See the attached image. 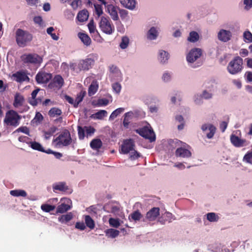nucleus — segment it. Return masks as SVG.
<instances>
[{"label":"nucleus","instance_id":"obj_14","mask_svg":"<svg viewBox=\"0 0 252 252\" xmlns=\"http://www.w3.org/2000/svg\"><path fill=\"white\" fill-rule=\"evenodd\" d=\"M134 146V143L132 139L125 140L121 146L122 153L125 154L128 153L130 151H132Z\"/></svg>","mask_w":252,"mask_h":252},{"label":"nucleus","instance_id":"obj_48","mask_svg":"<svg viewBox=\"0 0 252 252\" xmlns=\"http://www.w3.org/2000/svg\"><path fill=\"white\" fill-rule=\"evenodd\" d=\"M78 137L80 140H83L85 138L86 132L85 126L83 127L81 126H77Z\"/></svg>","mask_w":252,"mask_h":252},{"label":"nucleus","instance_id":"obj_61","mask_svg":"<svg viewBox=\"0 0 252 252\" xmlns=\"http://www.w3.org/2000/svg\"><path fill=\"white\" fill-rule=\"evenodd\" d=\"M139 157H140V154L135 150H134L133 152L130 154V158L131 160H134L138 158Z\"/></svg>","mask_w":252,"mask_h":252},{"label":"nucleus","instance_id":"obj_64","mask_svg":"<svg viewBox=\"0 0 252 252\" xmlns=\"http://www.w3.org/2000/svg\"><path fill=\"white\" fill-rule=\"evenodd\" d=\"M43 119V117L42 115V114L41 113H40L39 112H37L35 114V116L34 118V120L36 122H40L41 121H42Z\"/></svg>","mask_w":252,"mask_h":252},{"label":"nucleus","instance_id":"obj_13","mask_svg":"<svg viewBox=\"0 0 252 252\" xmlns=\"http://www.w3.org/2000/svg\"><path fill=\"white\" fill-rule=\"evenodd\" d=\"M23 60L25 63H40L42 61V59L37 54H30L25 55Z\"/></svg>","mask_w":252,"mask_h":252},{"label":"nucleus","instance_id":"obj_41","mask_svg":"<svg viewBox=\"0 0 252 252\" xmlns=\"http://www.w3.org/2000/svg\"><path fill=\"white\" fill-rule=\"evenodd\" d=\"M243 161L247 163L252 164V151H248L244 155Z\"/></svg>","mask_w":252,"mask_h":252},{"label":"nucleus","instance_id":"obj_46","mask_svg":"<svg viewBox=\"0 0 252 252\" xmlns=\"http://www.w3.org/2000/svg\"><path fill=\"white\" fill-rule=\"evenodd\" d=\"M107 111L105 110H100L94 114V118L95 119H102L107 114Z\"/></svg>","mask_w":252,"mask_h":252},{"label":"nucleus","instance_id":"obj_28","mask_svg":"<svg viewBox=\"0 0 252 252\" xmlns=\"http://www.w3.org/2000/svg\"><path fill=\"white\" fill-rule=\"evenodd\" d=\"M102 146V142L99 139H94L90 142V147L92 149L98 150Z\"/></svg>","mask_w":252,"mask_h":252},{"label":"nucleus","instance_id":"obj_45","mask_svg":"<svg viewBox=\"0 0 252 252\" xmlns=\"http://www.w3.org/2000/svg\"><path fill=\"white\" fill-rule=\"evenodd\" d=\"M124 108H119L114 110L110 115L109 117L110 120H113L116 118L119 114L123 113L124 111Z\"/></svg>","mask_w":252,"mask_h":252},{"label":"nucleus","instance_id":"obj_54","mask_svg":"<svg viewBox=\"0 0 252 252\" xmlns=\"http://www.w3.org/2000/svg\"><path fill=\"white\" fill-rule=\"evenodd\" d=\"M21 132L24 133H25L28 135H30V131L29 129L26 126H21L17 128L15 131V132Z\"/></svg>","mask_w":252,"mask_h":252},{"label":"nucleus","instance_id":"obj_21","mask_svg":"<svg viewBox=\"0 0 252 252\" xmlns=\"http://www.w3.org/2000/svg\"><path fill=\"white\" fill-rule=\"evenodd\" d=\"M120 2L124 7L130 10H133L136 4L135 0H120Z\"/></svg>","mask_w":252,"mask_h":252},{"label":"nucleus","instance_id":"obj_24","mask_svg":"<svg viewBox=\"0 0 252 252\" xmlns=\"http://www.w3.org/2000/svg\"><path fill=\"white\" fill-rule=\"evenodd\" d=\"M89 17L88 11L86 9H83L79 11L77 15V19L79 21L83 22L88 20Z\"/></svg>","mask_w":252,"mask_h":252},{"label":"nucleus","instance_id":"obj_27","mask_svg":"<svg viewBox=\"0 0 252 252\" xmlns=\"http://www.w3.org/2000/svg\"><path fill=\"white\" fill-rule=\"evenodd\" d=\"M24 98L23 96L16 94L14 97V100L13 102V106L15 108L20 107V105H22V104L24 102Z\"/></svg>","mask_w":252,"mask_h":252},{"label":"nucleus","instance_id":"obj_43","mask_svg":"<svg viewBox=\"0 0 252 252\" xmlns=\"http://www.w3.org/2000/svg\"><path fill=\"white\" fill-rule=\"evenodd\" d=\"M88 27L89 32L91 33H94L95 32L96 33L100 36L99 32L96 30V27L94 25V22L93 19L90 21L88 25Z\"/></svg>","mask_w":252,"mask_h":252},{"label":"nucleus","instance_id":"obj_26","mask_svg":"<svg viewBox=\"0 0 252 252\" xmlns=\"http://www.w3.org/2000/svg\"><path fill=\"white\" fill-rule=\"evenodd\" d=\"M143 217L142 215L139 211H135L130 214L128 216V219L130 221L133 220L135 221H139Z\"/></svg>","mask_w":252,"mask_h":252},{"label":"nucleus","instance_id":"obj_7","mask_svg":"<svg viewBox=\"0 0 252 252\" xmlns=\"http://www.w3.org/2000/svg\"><path fill=\"white\" fill-rule=\"evenodd\" d=\"M135 132L145 139L149 140L151 142L156 140L155 134L151 127L145 126L136 129Z\"/></svg>","mask_w":252,"mask_h":252},{"label":"nucleus","instance_id":"obj_23","mask_svg":"<svg viewBox=\"0 0 252 252\" xmlns=\"http://www.w3.org/2000/svg\"><path fill=\"white\" fill-rule=\"evenodd\" d=\"M98 88V83L96 80H94L91 85H90L88 89V94L89 96H92L95 94L97 92Z\"/></svg>","mask_w":252,"mask_h":252},{"label":"nucleus","instance_id":"obj_35","mask_svg":"<svg viewBox=\"0 0 252 252\" xmlns=\"http://www.w3.org/2000/svg\"><path fill=\"white\" fill-rule=\"evenodd\" d=\"M62 114V110L57 107L52 108L48 112V115L50 117H55L61 115Z\"/></svg>","mask_w":252,"mask_h":252},{"label":"nucleus","instance_id":"obj_5","mask_svg":"<svg viewBox=\"0 0 252 252\" xmlns=\"http://www.w3.org/2000/svg\"><path fill=\"white\" fill-rule=\"evenodd\" d=\"M59 147L67 146L71 144L72 139L69 131L67 129L63 130L59 136L54 140Z\"/></svg>","mask_w":252,"mask_h":252},{"label":"nucleus","instance_id":"obj_2","mask_svg":"<svg viewBox=\"0 0 252 252\" xmlns=\"http://www.w3.org/2000/svg\"><path fill=\"white\" fill-rule=\"evenodd\" d=\"M21 119L22 116L19 115L16 111L9 110L5 113L3 123L6 127L15 128L20 125Z\"/></svg>","mask_w":252,"mask_h":252},{"label":"nucleus","instance_id":"obj_10","mask_svg":"<svg viewBox=\"0 0 252 252\" xmlns=\"http://www.w3.org/2000/svg\"><path fill=\"white\" fill-rule=\"evenodd\" d=\"M64 84V80L60 75H56L49 84L48 87L50 89H61Z\"/></svg>","mask_w":252,"mask_h":252},{"label":"nucleus","instance_id":"obj_57","mask_svg":"<svg viewBox=\"0 0 252 252\" xmlns=\"http://www.w3.org/2000/svg\"><path fill=\"white\" fill-rule=\"evenodd\" d=\"M119 14L122 19H124L127 17L128 11L125 9H120L119 8Z\"/></svg>","mask_w":252,"mask_h":252},{"label":"nucleus","instance_id":"obj_49","mask_svg":"<svg viewBox=\"0 0 252 252\" xmlns=\"http://www.w3.org/2000/svg\"><path fill=\"white\" fill-rule=\"evenodd\" d=\"M129 44V38L126 36H124L122 38L121 42L120 43V46L123 49H125L127 48Z\"/></svg>","mask_w":252,"mask_h":252},{"label":"nucleus","instance_id":"obj_19","mask_svg":"<svg viewBox=\"0 0 252 252\" xmlns=\"http://www.w3.org/2000/svg\"><path fill=\"white\" fill-rule=\"evenodd\" d=\"M53 190L55 191L58 190L62 192L71 193L72 190L66 186L65 182H59L57 184H54L53 186Z\"/></svg>","mask_w":252,"mask_h":252},{"label":"nucleus","instance_id":"obj_63","mask_svg":"<svg viewBox=\"0 0 252 252\" xmlns=\"http://www.w3.org/2000/svg\"><path fill=\"white\" fill-rule=\"evenodd\" d=\"M33 21L35 24L41 26L42 24L43 20L41 16H35L33 18Z\"/></svg>","mask_w":252,"mask_h":252},{"label":"nucleus","instance_id":"obj_31","mask_svg":"<svg viewBox=\"0 0 252 252\" xmlns=\"http://www.w3.org/2000/svg\"><path fill=\"white\" fill-rule=\"evenodd\" d=\"M158 35V32L156 29L153 27L148 32L147 37L150 40H154L156 39Z\"/></svg>","mask_w":252,"mask_h":252},{"label":"nucleus","instance_id":"obj_1","mask_svg":"<svg viewBox=\"0 0 252 252\" xmlns=\"http://www.w3.org/2000/svg\"><path fill=\"white\" fill-rule=\"evenodd\" d=\"M15 38L19 47H25L32 42L33 35L27 30L19 28L15 31Z\"/></svg>","mask_w":252,"mask_h":252},{"label":"nucleus","instance_id":"obj_60","mask_svg":"<svg viewBox=\"0 0 252 252\" xmlns=\"http://www.w3.org/2000/svg\"><path fill=\"white\" fill-rule=\"evenodd\" d=\"M109 103V100L106 98L99 99L97 101V104L99 106H106Z\"/></svg>","mask_w":252,"mask_h":252},{"label":"nucleus","instance_id":"obj_39","mask_svg":"<svg viewBox=\"0 0 252 252\" xmlns=\"http://www.w3.org/2000/svg\"><path fill=\"white\" fill-rule=\"evenodd\" d=\"M199 34L196 32L192 31L189 33L188 40L191 42H195L199 39Z\"/></svg>","mask_w":252,"mask_h":252},{"label":"nucleus","instance_id":"obj_33","mask_svg":"<svg viewBox=\"0 0 252 252\" xmlns=\"http://www.w3.org/2000/svg\"><path fill=\"white\" fill-rule=\"evenodd\" d=\"M39 91V89H36L32 93V99L29 100V103L32 106H36L38 104V100H36V97Z\"/></svg>","mask_w":252,"mask_h":252},{"label":"nucleus","instance_id":"obj_56","mask_svg":"<svg viewBox=\"0 0 252 252\" xmlns=\"http://www.w3.org/2000/svg\"><path fill=\"white\" fill-rule=\"evenodd\" d=\"M18 108L19 112L22 113L28 111L30 108L28 105L23 103L22 105L20 106V107Z\"/></svg>","mask_w":252,"mask_h":252},{"label":"nucleus","instance_id":"obj_34","mask_svg":"<svg viewBox=\"0 0 252 252\" xmlns=\"http://www.w3.org/2000/svg\"><path fill=\"white\" fill-rule=\"evenodd\" d=\"M85 221L86 226L90 229H94L95 227L94 221L89 215H86L85 216Z\"/></svg>","mask_w":252,"mask_h":252},{"label":"nucleus","instance_id":"obj_36","mask_svg":"<svg viewBox=\"0 0 252 252\" xmlns=\"http://www.w3.org/2000/svg\"><path fill=\"white\" fill-rule=\"evenodd\" d=\"M73 218V215L72 213L69 212L66 215H62L59 218V221L62 223L67 222L72 220Z\"/></svg>","mask_w":252,"mask_h":252},{"label":"nucleus","instance_id":"obj_12","mask_svg":"<svg viewBox=\"0 0 252 252\" xmlns=\"http://www.w3.org/2000/svg\"><path fill=\"white\" fill-rule=\"evenodd\" d=\"M104 6L106 9V11L109 14L111 18L114 21L118 20L119 16L118 14V10H119V8L113 4H108L107 3V4Z\"/></svg>","mask_w":252,"mask_h":252},{"label":"nucleus","instance_id":"obj_62","mask_svg":"<svg viewBox=\"0 0 252 252\" xmlns=\"http://www.w3.org/2000/svg\"><path fill=\"white\" fill-rule=\"evenodd\" d=\"M245 9L249 10L252 7V0H244Z\"/></svg>","mask_w":252,"mask_h":252},{"label":"nucleus","instance_id":"obj_8","mask_svg":"<svg viewBox=\"0 0 252 252\" xmlns=\"http://www.w3.org/2000/svg\"><path fill=\"white\" fill-rule=\"evenodd\" d=\"M61 201H62L61 204L59 205L57 208V213H64L69 210L72 207L71 205L72 203L71 200L70 199L67 198H62Z\"/></svg>","mask_w":252,"mask_h":252},{"label":"nucleus","instance_id":"obj_22","mask_svg":"<svg viewBox=\"0 0 252 252\" xmlns=\"http://www.w3.org/2000/svg\"><path fill=\"white\" fill-rule=\"evenodd\" d=\"M78 36L86 46H88L91 45L92 42L91 39L87 34L79 32L78 33Z\"/></svg>","mask_w":252,"mask_h":252},{"label":"nucleus","instance_id":"obj_16","mask_svg":"<svg viewBox=\"0 0 252 252\" xmlns=\"http://www.w3.org/2000/svg\"><path fill=\"white\" fill-rule=\"evenodd\" d=\"M201 129L203 132L207 130H209V132L206 133V136L208 139H212L216 132V127L211 124H205L201 126Z\"/></svg>","mask_w":252,"mask_h":252},{"label":"nucleus","instance_id":"obj_53","mask_svg":"<svg viewBox=\"0 0 252 252\" xmlns=\"http://www.w3.org/2000/svg\"><path fill=\"white\" fill-rule=\"evenodd\" d=\"M95 13L98 17L100 16L103 14L102 7L101 5L98 4H94Z\"/></svg>","mask_w":252,"mask_h":252},{"label":"nucleus","instance_id":"obj_29","mask_svg":"<svg viewBox=\"0 0 252 252\" xmlns=\"http://www.w3.org/2000/svg\"><path fill=\"white\" fill-rule=\"evenodd\" d=\"M10 194L15 197L22 196L25 197L27 196L26 191L22 189L11 190L10 191Z\"/></svg>","mask_w":252,"mask_h":252},{"label":"nucleus","instance_id":"obj_6","mask_svg":"<svg viewBox=\"0 0 252 252\" xmlns=\"http://www.w3.org/2000/svg\"><path fill=\"white\" fill-rule=\"evenodd\" d=\"M94 61L91 58L81 60L77 64H72L70 67L76 71H87L92 68Z\"/></svg>","mask_w":252,"mask_h":252},{"label":"nucleus","instance_id":"obj_50","mask_svg":"<svg viewBox=\"0 0 252 252\" xmlns=\"http://www.w3.org/2000/svg\"><path fill=\"white\" fill-rule=\"evenodd\" d=\"M45 153L48 154H53L57 159H60L63 157V154L62 153L53 151L50 149L46 150Z\"/></svg>","mask_w":252,"mask_h":252},{"label":"nucleus","instance_id":"obj_18","mask_svg":"<svg viewBox=\"0 0 252 252\" xmlns=\"http://www.w3.org/2000/svg\"><path fill=\"white\" fill-rule=\"evenodd\" d=\"M175 155L177 157L189 158L191 157L192 154L189 150L184 148L179 147L176 149Z\"/></svg>","mask_w":252,"mask_h":252},{"label":"nucleus","instance_id":"obj_30","mask_svg":"<svg viewBox=\"0 0 252 252\" xmlns=\"http://www.w3.org/2000/svg\"><path fill=\"white\" fill-rule=\"evenodd\" d=\"M30 147L33 150L38 151L41 152L45 153L46 150H45L42 146L38 142L34 141L29 143Z\"/></svg>","mask_w":252,"mask_h":252},{"label":"nucleus","instance_id":"obj_40","mask_svg":"<svg viewBox=\"0 0 252 252\" xmlns=\"http://www.w3.org/2000/svg\"><path fill=\"white\" fill-rule=\"evenodd\" d=\"M106 236L112 238H116L119 234V231L114 229H109L106 231Z\"/></svg>","mask_w":252,"mask_h":252},{"label":"nucleus","instance_id":"obj_44","mask_svg":"<svg viewBox=\"0 0 252 252\" xmlns=\"http://www.w3.org/2000/svg\"><path fill=\"white\" fill-rule=\"evenodd\" d=\"M207 219L211 222H216L217 221L219 217L217 216L215 213H209L207 214Z\"/></svg>","mask_w":252,"mask_h":252},{"label":"nucleus","instance_id":"obj_55","mask_svg":"<svg viewBox=\"0 0 252 252\" xmlns=\"http://www.w3.org/2000/svg\"><path fill=\"white\" fill-rule=\"evenodd\" d=\"M244 38L249 42H252V33L249 31H245L243 34Z\"/></svg>","mask_w":252,"mask_h":252},{"label":"nucleus","instance_id":"obj_47","mask_svg":"<svg viewBox=\"0 0 252 252\" xmlns=\"http://www.w3.org/2000/svg\"><path fill=\"white\" fill-rule=\"evenodd\" d=\"M55 208L56 206L55 205H51L47 204H42L41 206V209L43 211L48 213L53 211Z\"/></svg>","mask_w":252,"mask_h":252},{"label":"nucleus","instance_id":"obj_51","mask_svg":"<svg viewBox=\"0 0 252 252\" xmlns=\"http://www.w3.org/2000/svg\"><path fill=\"white\" fill-rule=\"evenodd\" d=\"M87 136H92L95 132V129L92 126H85Z\"/></svg>","mask_w":252,"mask_h":252},{"label":"nucleus","instance_id":"obj_58","mask_svg":"<svg viewBox=\"0 0 252 252\" xmlns=\"http://www.w3.org/2000/svg\"><path fill=\"white\" fill-rule=\"evenodd\" d=\"M112 88L116 93H119L121 90V86L119 83H115L112 85Z\"/></svg>","mask_w":252,"mask_h":252},{"label":"nucleus","instance_id":"obj_38","mask_svg":"<svg viewBox=\"0 0 252 252\" xmlns=\"http://www.w3.org/2000/svg\"><path fill=\"white\" fill-rule=\"evenodd\" d=\"M183 143L178 140V139H174V140H170L169 141V145L172 149H175L177 148H179L180 146H182Z\"/></svg>","mask_w":252,"mask_h":252},{"label":"nucleus","instance_id":"obj_42","mask_svg":"<svg viewBox=\"0 0 252 252\" xmlns=\"http://www.w3.org/2000/svg\"><path fill=\"white\" fill-rule=\"evenodd\" d=\"M132 114L133 113L132 112H128L125 114L124 119L123 121V125L126 128L128 127V126L130 122L129 117L131 116Z\"/></svg>","mask_w":252,"mask_h":252},{"label":"nucleus","instance_id":"obj_11","mask_svg":"<svg viewBox=\"0 0 252 252\" xmlns=\"http://www.w3.org/2000/svg\"><path fill=\"white\" fill-rule=\"evenodd\" d=\"M52 77V75L51 73L39 72L36 74L35 79L38 83L43 84L48 83Z\"/></svg>","mask_w":252,"mask_h":252},{"label":"nucleus","instance_id":"obj_4","mask_svg":"<svg viewBox=\"0 0 252 252\" xmlns=\"http://www.w3.org/2000/svg\"><path fill=\"white\" fill-rule=\"evenodd\" d=\"M99 27L102 32L108 35H111L115 32V26L108 17H101Z\"/></svg>","mask_w":252,"mask_h":252},{"label":"nucleus","instance_id":"obj_37","mask_svg":"<svg viewBox=\"0 0 252 252\" xmlns=\"http://www.w3.org/2000/svg\"><path fill=\"white\" fill-rule=\"evenodd\" d=\"M85 94L86 92L85 91H81L77 94L74 102V107H78L79 104L83 100V99Z\"/></svg>","mask_w":252,"mask_h":252},{"label":"nucleus","instance_id":"obj_15","mask_svg":"<svg viewBox=\"0 0 252 252\" xmlns=\"http://www.w3.org/2000/svg\"><path fill=\"white\" fill-rule=\"evenodd\" d=\"M230 139L231 143L236 147H241L248 144L246 139H241L234 134H232Z\"/></svg>","mask_w":252,"mask_h":252},{"label":"nucleus","instance_id":"obj_25","mask_svg":"<svg viewBox=\"0 0 252 252\" xmlns=\"http://www.w3.org/2000/svg\"><path fill=\"white\" fill-rule=\"evenodd\" d=\"M13 76L16 78V81L18 82H23L26 79H29L25 73L21 71L17 72Z\"/></svg>","mask_w":252,"mask_h":252},{"label":"nucleus","instance_id":"obj_3","mask_svg":"<svg viewBox=\"0 0 252 252\" xmlns=\"http://www.w3.org/2000/svg\"><path fill=\"white\" fill-rule=\"evenodd\" d=\"M243 64L242 58L239 56H236L228 63L227 70L231 74H236L242 70Z\"/></svg>","mask_w":252,"mask_h":252},{"label":"nucleus","instance_id":"obj_59","mask_svg":"<svg viewBox=\"0 0 252 252\" xmlns=\"http://www.w3.org/2000/svg\"><path fill=\"white\" fill-rule=\"evenodd\" d=\"M75 228L80 230H84L86 228V225L83 222H77L75 224Z\"/></svg>","mask_w":252,"mask_h":252},{"label":"nucleus","instance_id":"obj_20","mask_svg":"<svg viewBox=\"0 0 252 252\" xmlns=\"http://www.w3.org/2000/svg\"><path fill=\"white\" fill-rule=\"evenodd\" d=\"M231 32L225 30H220L218 34L219 39L223 42L229 41L231 39Z\"/></svg>","mask_w":252,"mask_h":252},{"label":"nucleus","instance_id":"obj_9","mask_svg":"<svg viewBox=\"0 0 252 252\" xmlns=\"http://www.w3.org/2000/svg\"><path fill=\"white\" fill-rule=\"evenodd\" d=\"M202 55V50L199 48L191 49L187 56V61L190 63H193Z\"/></svg>","mask_w":252,"mask_h":252},{"label":"nucleus","instance_id":"obj_52","mask_svg":"<svg viewBox=\"0 0 252 252\" xmlns=\"http://www.w3.org/2000/svg\"><path fill=\"white\" fill-rule=\"evenodd\" d=\"M109 222L111 226L116 228H118L120 225L119 220L114 218H110Z\"/></svg>","mask_w":252,"mask_h":252},{"label":"nucleus","instance_id":"obj_17","mask_svg":"<svg viewBox=\"0 0 252 252\" xmlns=\"http://www.w3.org/2000/svg\"><path fill=\"white\" fill-rule=\"evenodd\" d=\"M159 215V208L158 207H153L147 213L146 218L150 221H153L155 220Z\"/></svg>","mask_w":252,"mask_h":252},{"label":"nucleus","instance_id":"obj_32","mask_svg":"<svg viewBox=\"0 0 252 252\" xmlns=\"http://www.w3.org/2000/svg\"><path fill=\"white\" fill-rule=\"evenodd\" d=\"M169 58V55L167 52L164 50H160L159 51V60L162 63H165L167 62Z\"/></svg>","mask_w":252,"mask_h":252}]
</instances>
